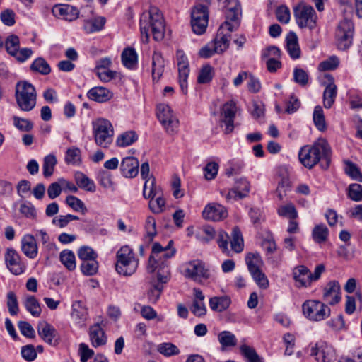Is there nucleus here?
<instances>
[{
	"mask_svg": "<svg viewBox=\"0 0 362 362\" xmlns=\"http://www.w3.org/2000/svg\"><path fill=\"white\" fill-rule=\"evenodd\" d=\"M78 256L83 262L95 259L98 255L88 246H83L78 251Z\"/></svg>",
	"mask_w": 362,
	"mask_h": 362,
	"instance_id": "obj_60",
	"label": "nucleus"
},
{
	"mask_svg": "<svg viewBox=\"0 0 362 362\" xmlns=\"http://www.w3.org/2000/svg\"><path fill=\"white\" fill-rule=\"evenodd\" d=\"M354 30V24L351 21L344 20L339 22L336 30L337 45L339 49L346 50L351 45Z\"/></svg>",
	"mask_w": 362,
	"mask_h": 362,
	"instance_id": "obj_10",
	"label": "nucleus"
},
{
	"mask_svg": "<svg viewBox=\"0 0 362 362\" xmlns=\"http://www.w3.org/2000/svg\"><path fill=\"white\" fill-rule=\"evenodd\" d=\"M238 111V108L235 103L233 100H230L225 103L222 108V116L223 122L226 125L225 133H231L234 128V117Z\"/></svg>",
	"mask_w": 362,
	"mask_h": 362,
	"instance_id": "obj_18",
	"label": "nucleus"
},
{
	"mask_svg": "<svg viewBox=\"0 0 362 362\" xmlns=\"http://www.w3.org/2000/svg\"><path fill=\"white\" fill-rule=\"evenodd\" d=\"M100 185L105 189H114V182L111 174L106 170H100L98 176Z\"/></svg>",
	"mask_w": 362,
	"mask_h": 362,
	"instance_id": "obj_53",
	"label": "nucleus"
},
{
	"mask_svg": "<svg viewBox=\"0 0 362 362\" xmlns=\"http://www.w3.org/2000/svg\"><path fill=\"white\" fill-rule=\"evenodd\" d=\"M310 355L314 356L317 362H334L336 361L335 351L333 348L322 341L311 346Z\"/></svg>",
	"mask_w": 362,
	"mask_h": 362,
	"instance_id": "obj_13",
	"label": "nucleus"
},
{
	"mask_svg": "<svg viewBox=\"0 0 362 362\" xmlns=\"http://www.w3.org/2000/svg\"><path fill=\"white\" fill-rule=\"evenodd\" d=\"M59 259L62 264L69 271L76 269V258L74 253L69 250L61 252Z\"/></svg>",
	"mask_w": 362,
	"mask_h": 362,
	"instance_id": "obj_37",
	"label": "nucleus"
},
{
	"mask_svg": "<svg viewBox=\"0 0 362 362\" xmlns=\"http://www.w3.org/2000/svg\"><path fill=\"white\" fill-rule=\"evenodd\" d=\"M238 25L232 24L230 22L225 21L220 26L216 37L212 41L218 54L223 53L229 47L230 33L235 30Z\"/></svg>",
	"mask_w": 362,
	"mask_h": 362,
	"instance_id": "obj_11",
	"label": "nucleus"
},
{
	"mask_svg": "<svg viewBox=\"0 0 362 362\" xmlns=\"http://www.w3.org/2000/svg\"><path fill=\"white\" fill-rule=\"evenodd\" d=\"M139 160L133 157L128 156L122 159L120 163L122 174L128 178L135 177L139 173Z\"/></svg>",
	"mask_w": 362,
	"mask_h": 362,
	"instance_id": "obj_25",
	"label": "nucleus"
},
{
	"mask_svg": "<svg viewBox=\"0 0 362 362\" xmlns=\"http://www.w3.org/2000/svg\"><path fill=\"white\" fill-rule=\"evenodd\" d=\"M344 163L345 173L352 179L362 182V174L357 165L349 160H346Z\"/></svg>",
	"mask_w": 362,
	"mask_h": 362,
	"instance_id": "obj_44",
	"label": "nucleus"
},
{
	"mask_svg": "<svg viewBox=\"0 0 362 362\" xmlns=\"http://www.w3.org/2000/svg\"><path fill=\"white\" fill-rule=\"evenodd\" d=\"M250 273L261 269L263 261L258 253H249L245 258Z\"/></svg>",
	"mask_w": 362,
	"mask_h": 362,
	"instance_id": "obj_39",
	"label": "nucleus"
},
{
	"mask_svg": "<svg viewBox=\"0 0 362 362\" xmlns=\"http://www.w3.org/2000/svg\"><path fill=\"white\" fill-rule=\"evenodd\" d=\"M257 284L263 289L269 286V281L261 269L250 273Z\"/></svg>",
	"mask_w": 362,
	"mask_h": 362,
	"instance_id": "obj_63",
	"label": "nucleus"
},
{
	"mask_svg": "<svg viewBox=\"0 0 362 362\" xmlns=\"http://www.w3.org/2000/svg\"><path fill=\"white\" fill-rule=\"evenodd\" d=\"M38 334L41 338L47 344L52 346L58 344V334L56 329L47 323V322H42L38 324L37 327Z\"/></svg>",
	"mask_w": 362,
	"mask_h": 362,
	"instance_id": "obj_21",
	"label": "nucleus"
},
{
	"mask_svg": "<svg viewBox=\"0 0 362 362\" xmlns=\"http://www.w3.org/2000/svg\"><path fill=\"white\" fill-rule=\"evenodd\" d=\"M139 260L133 250L127 245L122 247L117 252V272L124 276H130L137 269Z\"/></svg>",
	"mask_w": 362,
	"mask_h": 362,
	"instance_id": "obj_4",
	"label": "nucleus"
},
{
	"mask_svg": "<svg viewBox=\"0 0 362 362\" xmlns=\"http://www.w3.org/2000/svg\"><path fill=\"white\" fill-rule=\"evenodd\" d=\"M93 134L95 144L107 148L112 144L114 136V129L111 122L104 118H98L92 122Z\"/></svg>",
	"mask_w": 362,
	"mask_h": 362,
	"instance_id": "obj_5",
	"label": "nucleus"
},
{
	"mask_svg": "<svg viewBox=\"0 0 362 362\" xmlns=\"http://www.w3.org/2000/svg\"><path fill=\"white\" fill-rule=\"evenodd\" d=\"M214 75V69L209 64H206L202 66L199 71V74L197 78L198 83H209Z\"/></svg>",
	"mask_w": 362,
	"mask_h": 362,
	"instance_id": "obj_51",
	"label": "nucleus"
},
{
	"mask_svg": "<svg viewBox=\"0 0 362 362\" xmlns=\"http://www.w3.org/2000/svg\"><path fill=\"white\" fill-rule=\"evenodd\" d=\"M98 269V263L95 259L83 262L81 265L82 273L86 276H93L95 274Z\"/></svg>",
	"mask_w": 362,
	"mask_h": 362,
	"instance_id": "obj_52",
	"label": "nucleus"
},
{
	"mask_svg": "<svg viewBox=\"0 0 362 362\" xmlns=\"http://www.w3.org/2000/svg\"><path fill=\"white\" fill-rule=\"evenodd\" d=\"M165 249V247H163L160 243H155L152 246V252L151 255L149 257L148 264L147 266V271L149 273H153L156 269L157 264L156 258H158V255Z\"/></svg>",
	"mask_w": 362,
	"mask_h": 362,
	"instance_id": "obj_34",
	"label": "nucleus"
},
{
	"mask_svg": "<svg viewBox=\"0 0 362 362\" xmlns=\"http://www.w3.org/2000/svg\"><path fill=\"white\" fill-rule=\"evenodd\" d=\"M308 75L305 70L300 68L294 69L293 80L296 83L305 86L308 83Z\"/></svg>",
	"mask_w": 362,
	"mask_h": 362,
	"instance_id": "obj_61",
	"label": "nucleus"
},
{
	"mask_svg": "<svg viewBox=\"0 0 362 362\" xmlns=\"http://www.w3.org/2000/svg\"><path fill=\"white\" fill-rule=\"evenodd\" d=\"M21 250L30 259H34L38 253L36 240L30 234L25 235L21 240Z\"/></svg>",
	"mask_w": 362,
	"mask_h": 362,
	"instance_id": "obj_27",
	"label": "nucleus"
},
{
	"mask_svg": "<svg viewBox=\"0 0 362 362\" xmlns=\"http://www.w3.org/2000/svg\"><path fill=\"white\" fill-rule=\"evenodd\" d=\"M176 59L178 66V72L189 73L188 59L182 50L177 51Z\"/></svg>",
	"mask_w": 362,
	"mask_h": 362,
	"instance_id": "obj_55",
	"label": "nucleus"
},
{
	"mask_svg": "<svg viewBox=\"0 0 362 362\" xmlns=\"http://www.w3.org/2000/svg\"><path fill=\"white\" fill-rule=\"evenodd\" d=\"M105 19L103 17H98L91 20L85 21L83 29L87 33H91L101 30L105 25Z\"/></svg>",
	"mask_w": 362,
	"mask_h": 362,
	"instance_id": "obj_35",
	"label": "nucleus"
},
{
	"mask_svg": "<svg viewBox=\"0 0 362 362\" xmlns=\"http://www.w3.org/2000/svg\"><path fill=\"white\" fill-rule=\"evenodd\" d=\"M293 277L298 288H307L312 284L310 271L304 265H299L293 269Z\"/></svg>",
	"mask_w": 362,
	"mask_h": 362,
	"instance_id": "obj_23",
	"label": "nucleus"
},
{
	"mask_svg": "<svg viewBox=\"0 0 362 362\" xmlns=\"http://www.w3.org/2000/svg\"><path fill=\"white\" fill-rule=\"evenodd\" d=\"M155 265L157 267L156 269H158L157 274L158 281L161 284L166 283L170 276V269L168 262H161V263L156 264Z\"/></svg>",
	"mask_w": 362,
	"mask_h": 362,
	"instance_id": "obj_50",
	"label": "nucleus"
},
{
	"mask_svg": "<svg viewBox=\"0 0 362 362\" xmlns=\"http://www.w3.org/2000/svg\"><path fill=\"white\" fill-rule=\"evenodd\" d=\"M313 121L318 130L323 132L326 129V122L323 110L320 106H316L315 107L313 112Z\"/></svg>",
	"mask_w": 362,
	"mask_h": 362,
	"instance_id": "obj_47",
	"label": "nucleus"
},
{
	"mask_svg": "<svg viewBox=\"0 0 362 362\" xmlns=\"http://www.w3.org/2000/svg\"><path fill=\"white\" fill-rule=\"evenodd\" d=\"M157 351L165 356L177 355L180 352L178 348L170 342L160 344L157 347Z\"/></svg>",
	"mask_w": 362,
	"mask_h": 362,
	"instance_id": "obj_54",
	"label": "nucleus"
},
{
	"mask_svg": "<svg viewBox=\"0 0 362 362\" xmlns=\"http://www.w3.org/2000/svg\"><path fill=\"white\" fill-rule=\"evenodd\" d=\"M31 71L42 75H48L51 72V67L42 57H38L30 65Z\"/></svg>",
	"mask_w": 362,
	"mask_h": 362,
	"instance_id": "obj_38",
	"label": "nucleus"
},
{
	"mask_svg": "<svg viewBox=\"0 0 362 362\" xmlns=\"http://www.w3.org/2000/svg\"><path fill=\"white\" fill-rule=\"evenodd\" d=\"M165 61L160 53L155 52L152 56V76L153 80H159L163 74Z\"/></svg>",
	"mask_w": 362,
	"mask_h": 362,
	"instance_id": "obj_31",
	"label": "nucleus"
},
{
	"mask_svg": "<svg viewBox=\"0 0 362 362\" xmlns=\"http://www.w3.org/2000/svg\"><path fill=\"white\" fill-rule=\"evenodd\" d=\"M209 22V10L206 6L196 4L191 12V26L197 35L203 34Z\"/></svg>",
	"mask_w": 362,
	"mask_h": 362,
	"instance_id": "obj_9",
	"label": "nucleus"
},
{
	"mask_svg": "<svg viewBox=\"0 0 362 362\" xmlns=\"http://www.w3.org/2000/svg\"><path fill=\"white\" fill-rule=\"evenodd\" d=\"M7 269L14 275H20L25 270L20 255L13 248H7L4 255Z\"/></svg>",
	"mask_w": 362,
	"mask_h": 362,
	"instance_id": "obj_15",
	"label": "nucleus"
},
{
	"mask_svg": "<svg viewBox=\"0 0 362 362\" xmlns=\"http://www.w3.org/2000/svg\"><path fill=\"white\" fill-rule=\"evenodd\" d=\"M328 229L324 224L317 225L313 230V238L315 242L320 243L325 242L328 236Z\"/></svg>",
	"mask_w": 362,
	"mask_h": 362,
	"instance_id": "obj_45",
	"label": "nucleus"
},
{
	"mask_svg": "<svg viewBox=\"0 0 362 362\" xmlns=\"http://www.w3.org/2000/svg\"><path fill=\"white\" fill-rule=\"evenodd\" d=\"M322 300L330 305H334L341 300V287L337 281H330L323 290Z\"/></svg>",
	"mask_w": 362,
	"mask_h": 362,
	"instance_id": "obj_17",
	"label": "nucleus"
},
{
	"mask_svg": "<svg viewBox=\"0 0 362 362\" xmlns=\"http://www.w3.org/2000/svg\"><path fill=\"white\" fill-rule=\"evenodd\" d=\"M52 12L55 17L68 21H73L79 16V11L69 4H57L53 6Z\"/></svg>",
	"mask_w": 362,
	"mask_h": 362,
	"instance_id": "obj_20",
	"label": "nucleus"
},
{
	"mask_svg": "<svg viewBox=\"0 0 362 362\" xmlns=\"http://www.w3.org/2000/svg\"><path fill=\"white\" fill-rule=\"evenodd\" d=\"M230 298L227 296L213 297L209 299V306L212 310L223 312L230 305Z\"/></svg>",
	"mask_w": 362,
	"mask_h": 362,
	"instance_id": "obj_32",
	"label": "nucleus"
},
{
	"mask_svg": "<svg viewBox=\"0 0 362 362\" xmlns=\"http://www.w3.org/2000/svg\"><path fill=\"white\" fill-rule=\"evenodd\" d=\"M339 64V59L337 56H331L319 64L320 71H331L336 69Z\"/></svg>",
	"mask_w": 362,
	"mask_h": 362,
	"instance_id": "obj_56",
	"label": "nucleus"
},
{
	"mask_svg": "<svg viewBox=\"0 0 362 362\" xmlns=\"http://www.w3.org/2000/svg\"><path fill=\"white\" fill-rule=\"evenodd\" d=\"M26 310L34 317H39L41 313V308L38 300L33 296L26 297L24 302Z\"/></svg>",
	"mask_w": 362,
	"mask_h": 362,
	"instance_id": "obj_41",
	"label": "nucleus"
},
{
	"mask_svg": "<svg viewBox=\"0 0 362 362\" xmlns=\"http://www.w3.org/2000/svg\"><path fill=\"white\" fill-rule=\"evenodd\" d=\"M241 354L247 358V362H263L256 351L247 345H242L240 347Z\"/></svg>",
	"mask_w": 362,
	"mask_h": 362,
	"instance_id": "obj_48",
	"label": "nucleus"
},
{
	"mask_svg": "<svg viewBox=\"0 0 362 362\" xmlns=\"http://www.w3.org/2000/svg\"><path fill=\"white\" fill-rule=\"evenodd\" d=\"M293 13L299 28L310 30L315 28L317 16L311 6L300 4L293 8Z\"/></svg>",
	"mask_w": 362,
	"mask_h": 362,
	"instance_id": "obj_8",
	"label": "nucleus"
},
{
	"mask_svg": "<svg viewBox=\"0 0 362 362\" xmlns=\"http://www.w3.org/2000/svg\"><path fill=\"white\" fill-rule=\"evenodd\" d=\"M57 163V158L54 154H49L44 158L42 170L45 177H49L53 175Z\"/></svg>",
	"mask_w": 362,
	"mask_h": 362,
	"instance_id": "obj_36",
	"label": "nucleus"
},
{
	"mask_svg": "<svg viewBox=\"0 0 362 362\" xmlns=\"http://www.w3.org/2000/svg\"><path fill=\"white\" fill-rule=\"evenodd\" d=\"M153 37L156 41L161 40L164 37L165 24L160 10L151 6L148 12L142 13L140 19V30L142 36H145L146 42L149 39V28Z\"/></svg>",
	"mask_w": 362,
	"mask_h": 362,
	"instance_id": "obj_2",
	"label": "nucleus"
},
{
	"mask_svg": "<svg viewBox=\"0 0 362 362\" xmlns=\"http://www.w3.org/2000/svg\"><path fill=\"white\" fill-rule=\"evenodd\" d=\"M13 119L14 126L20 131L30 132L33 128V122L27 119L14 116Z\"/></svg>",
	"mask_w": 362,
	"mask_h": 362,
	"instance_id": "obj_57",
	"label": "nucleus"
},
{
	"mask_svg": "<svg viewBox=\"0 0 362 362\" xmlns=\"http://www.w3.org/2000/svg\"><path fill=\"white\" fill-rule=\"evenodd\" d=\"M121 59L123 65L129 69H134L137 66L138 56L134 48H125L122 54Z\"/></svg>",
	"mask_w": 362,
	"mask_h": 362,
	"instance_id": "obj_30",
	"label": "nucleus"
},
{
	"mask_svg": "<svg viewBox=\"0 0 362 362\" xmlns=\"http://www.w3.org/2000/svg\"><path fill=\"white\" fill-rule=\"evenodd\" d=\"M71 317L79 327H83L88 318V309L81 300L73 303L71 306Z\"/></svg>",
	"mask_w": 362,
	"mask_h": 362,
	"instance_id": "obj_22",
	"label": "nucleus"
},
{
	"mask_svg": "<svg viewBox=\"0 0 362 362\" xmlns=\"http://www.w3.org/2000/svg\"><path fill=\"white\" fill-rule=\"evenodd\" d=\"M331 154V148L328 142L325 139L320 138L312 146L306 145L302 147L298 157L300 163L309 169L320 161L321 167L327 169L330 164Z\"/></svg>",
	"mask_w": 362,
	"mask_h": 362,
	"instance_id": "obj_1",
	"label": "nucleus"
},
{
	"mask_svg": "<svg viewBox=\"0 0 362 362\" xmlns=\"http://www.w3.org/2000/svg\"><path fill=\"white\" fill-rule=\"evenodd\" d=\"M81 160V151L78 148L67 149L65 156V161L68 164H76Z\"/></svg>",
	"mask_w": 362,
	"mask_h": 362,
	"instance_id": "obj_58",
	"label": "nucleus"
},
{
	"mask_svg": "<svg viewBox=\"0 0 362 362\" xmlns=\"http://www.w3.org/2000/svg\"><path fill=\"white\" fill-rule=\"evenodd\" d=\"M303 315L311 321H321L330 315V308L325 303L316 300H307L302 305Z\"/></svg>",
	"mask_w": 362,
	"mask_h": 362,
	"instance_id": "obj_7",
	"label": "nucleus"
},
{
	"mask_svg": "<svg viewBox=\"0 0 362 362\" xmlns=\"http://www.w3.org/2000/svg\"><path fill=\"white\" fill-rule=\"evenodd\" d=\"M218 339L221 345L222 350L226 347L235 346L237 344L235 336L229 331H223L218 335Z\"/></svg>",
	"mask_w": 362,
	"mask_h": 362,
	"instance_id": "obj_40",
	"label": "nucleus"
},
{
	"mask_svg": "<svg viewBox=\"0 0 362 362\" xmlns=\"http://www.w3.org/2000/svg\"><path fill=\"white\" fill-rule=\"evenodd\" d=\"M349 197L355 201L359 202L362 200V185L359 184H351L349 187Z\"/></svg>",
	"mask_w": 362,
	"mask_h": 362,
	"instance_id": "obj_62",
	"label": "nucleus"
},
{
	"mask_svg": "<svg viewBox=\"0 0 362 362\" xmlns=\"http://www.w3.org/2000/svg\"><path fill=\"white\" fill-rule=\"evenodd\" d=\"M6 51L13 56V54L20 48V41L17 35H12L5 41Z\"/></svg>",
	"mask_w": 362,
	"mask_h": 362,
	"instance_id": "obj_59",
	"label": "nucleus"
},
{
	"mask_svg": "<svg viewBox=\"0 0 362 362\" xmlns=\"http://www.w3.org/2000/svg\"><path fill=\"white\" fill-rule=\"evenodd\" d=\"M219 6L226 16L225 21L234 22V25H238L242 14L241 5L238 0H217Z\"/></svg>",
	"mask_w": 362,
	"mask_h": 362,
	"instance_id": "obj_14",
	"label": "nucleus"
},
{
	"mask_svg": "<svg viewBox=\"0 0 362 362\" xmlns=\"http://www.w3.org/2000/svg\"><path fill=\"white\" fill-rule=\"evenodd\" d=\"M7 307L8 312L11 315H17L18 312V305L16 294L13 292H9L7 294Z\"/></svg>",
	"mask_w": 362,
	"mask_h": 362,
	"instance_id": "obj_64",
	"label": "nucleus"
},
{
	"mask_svg": "<svg viewBox=\"0 0 362 362\" xmlns=\"http://www.w3.org/2000/svg\"><path fill=\"white\" fill-rule=\"evenodd\" d=\"M230 247L233 251L238 253L243 250V239L238 228L235 227L232 231Z\"/></svg>",
	"mask_w": 362,
	"mask_h": 362,
	"instance_id": "obj_42",
	"label": "nucleus"
},
{
	"mask_svg": "<svg viewBox=\"0 0 362 362\" xmlns=\"http://www.w3.org/2000/svg\"><path fill=\"white\" fill-rule=\"evenodd\" d=\"M185 273L186 276L194 281L210 277L209 269L205 267L204 263L197 259L190 261L186 264Z\"/></svg>",
	"mask_w": 362,
	"mask_h": 362,
	"instance_id": "obj_16",
	"label": "nucleus"
},
{
	"mask_svg": "<svg viewBox=\"0 0 362 362\" xmlns=\"http://www.w3.org/2000/svg\"><path fill=\"white\" fill-rule=\"evenodd\" d=\"M112 92L102 86L92 88L87 93L89 99L98 103L107 102L112 98Z\"/></svg>",
	"mask_w": 362,
	"mask_h": 362,
	"instance_id": "obj_28",
	"label": "nucleus"
},
{
	"mask_svg": "<svg viewBox=\"0 0 362 362\" xmlns=\"http://www.w3.org/2000/svg\"><path fill=\"white\" fill-rule=\"evenodd\" d=\"M228 216V212L226 208L216 203H211L207 204L204 211H202V216L204 219L219 221Z\"/></svg>",
	"mask_w": 362,
	"mask_h": 362,
	"instance_id": "obj_19",
	"label": "nucleus"
},
{
	"mask_svg": "<svg viewBox=\"0 0 362 362\" xmlns=\"http://www.w3.org/2000/svg\"><path fill=\"white\" fill-rule=\"evenodd\" d=\"M327 83L323 93L324 106L325 108H330L337 96V86L334 83V78L330 74H325Z\"/></svg>",
	"mask_w": 362,
	"mask_h": 362,
	"instance_id": "obj_24",
	"label": "nucleus"
},
{
	"mask_svg": "<svg viewBox=\"0 0 362 362\" xmlns=\"http://www.w3.org/2000/svg\"><path fill=\"white\" fill-rule=\"evenodd\" d=\"M75 180L77 185L86 191L94 192L96 187L94 182L82 173H77L75 175Z\"/></svg>",
	"mask_w": 362,
	"mask_h": 362,
	"instance_id": "obj_33",
	"label": "nucleus"
},
{
	"mask_svg": "<svg viewBox=\"0 0 362 362\" xmlns=\"http://www.w3.org/2000/svg\"><path fill=\"white\" fill-rule=\"evenodd\" d=\"M286 41L287 52L290 57L293 59H299L300 57V49L296 34L294 32H289L286 36Z\"/></svg>",
	"mask_w": 362,
	"mask_h": 362,
	"instance_id": "obj_29",
	"label": "nucleus"
},
{
	"mask_svg": "<svg viewBox=\"0 0 362 362\" xmlns=\"http://www.w3.org/2000/svg\"><path fill=\"white\" fill-rule=\"evenodd\" d=\"M15 98L18 107L22 111H31L36 105V90L26 81H18L16 83Z\"/></svg>",
	"mask_w": 362,
	"mask_h": 362,
	"instance_id": "obj_3",
	"label": "nucleus"
},
{
	"mask_svg": "<svg viewBox=\"0 0 362 362\" xmlns=\"http://www.w3.org/2000/svg\"><path fill=\"white\" fill-rule=\"evenodd\" d=\"M66 203L75 211H81L83 214H85L87 211V209L84 203L75 196H67L66 198Z\"/></svg>",
	"mask_w": 362,
	"mask_h": 362,
	"instance_id": "obj_49",
	"label": "nucleus"
},
{
	"mask_svg": "<svg viewBox=\"0 0 362 362\" xmlns=\"http://www.w3.org/2000/svg\"><path fill=\"white\" fill-rule=\"evenodd\" d=\"M277 212L279 216L288 217L290 219H296L298 217L297 211L292 203L280 206Z\"/></svg>",
	"mask_w": 362,
	"mask_h": 362,
	"instance_id": "obj_46",
	"label": "nucleus"
},
{
	"mask_svg": "<svg viewBox=\"0 0 362 362\" xmlns=\"http://www.w3.org/2000/svg\"><path fill=\"white\" fill-rule=\"evenodd\" d=\"M89 337L91 345L95 348L104 346L107 343V336L99 323L89 327Z\"/></svg>",
	"mask_w": 362,
	"mask_h": 362,
	"instance_id": "obj_26",
	"label": "nucleus"
},
{
	"mask_svg": "<svg viewBox=\"0 0 362 362\" xmlns=\"http://www.w3.org/2000/svg\"><path fill=\"white\" fill-rule=\"evenodd\" d=\"M157 117L168 134H173L177 131L179 122L168 105H158Z\"/></svg>",
	"mask_w": 362,
	"mask_h": 362,
	"instance_id": "obj_12",
	"label": "nucleus"
},
{
	"mask_svg": "<svg viewBox=\"0 0 362 362\" xmlns=\"http://www.w3.org/2000/svg\"><path fill=\"white\" fill-rule=\"evenodd\" d=\"M137 140V135L134 131H128L120 134L116 141V144L119 147H125L132 144Z\"/></svg>",
	"mask_w": 362,
	"mask_h": 362,
	"instance_id": "obj_43",
	"label": "nucleus"
},
{
	"mask_svg": "<svg viewBox=\"0 0 362 362\" xmlns=\"http://www.w3.org/2000/svg\"><path fill=\"white\" fill-rule=\"evenodd\" d=\"M143 195L146 199H150L148 206L153 214H160L164 211L165 200L160 189L156 187L154 177H151L144 183Z\"/></svg>",
	"mask_w": 362,
	"mask_h": 362,
	"instance_id": "obj_6",
	"label": "nucleus"
}]
</instances>
